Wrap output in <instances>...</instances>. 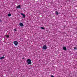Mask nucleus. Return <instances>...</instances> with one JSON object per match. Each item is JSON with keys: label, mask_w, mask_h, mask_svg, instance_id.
Wrapping results in <instances>:
<instances>
[{"label": "nucleus", "mask_w": 77, "mask_h": 77, "mask_svg": "<svg viewBox=\"0 0 77 77\" xmlns=\"http://www.w3.org/2000/svg\"><path fill=\"white\" fill-rule=\"evenodd\" d=\"M14 31H15V32H17V29H14Z\"/></svg>", "instance_id": "12"}, {"label": "nucleus", "mask_w": 77, "mask_h": 77, "mask_svg": "<svg viewBox=\"0 0 77 77\" xmlns=\"http://www.w3.org/2000/svg\"><path fill=\"white\" fill-rule=\"evenodd\" d=\"M51 77H54V76L52 75L51 76Z\"/></svg>", "instance_id": "16"}, {"label": "nucleus", "mask_w": 77, "mask_h": 77, "mask_svg": "<svg viewBox=\"0 0 77 77\" xmlns=\"http://www.w3.org/2000/svg\"><path fill=\"white\" fill-rule=\"evenodd\" d=\"M14 44L15 45H17L18 44V42L17 41H15L14 42Z\"/></svg>", "instance_id": "3"}, {"label": "nucleus", "mask_w": 77, "mask_h": 77, "mask_svg": "<svg viewBox=\"0 0 77 77\" xmlns=\"http://www.w3.org/2000/svg\"><path fill=\"white\" fill-rule=\"evenodd\" d=\"M6 37H7V38H8L9 37V35H7V36Z\"/></svg>", "instance_id": "13"}, {"label": "nucleus", "mask_w": 77, "mask_h": 77, "mask_svg": "<svg viewBox=\"0 0 77 77\" xmlns=\"http://www.w3.org/2000/svg\"><path fill=\"white\" fill-rule=\"evenodd\" d=\"M55 14H56V15H58V14H59V13L57 11H56L55 12Z\"/></svg>", "instance_id": "9"}, {"label": "nucleus", "mask_w": 77, "mask_h": 77, "mask_svg": "<svg viewBox=\"0 0 77 77\" xmlns=\"http://www.w3.org/2000/svg\"><path fill=\"white\" fill-rule=\"evenodd\" d=\"M63 49L64 50H65V51L66 50V47H63Z\"/></svg>", "instance_id": "8"}, {"label": "nucleus", "mask_w": 77, "mask_h": 77, "mask_svg": "<svg viewBox=\"0 0 77 77\" xmlns=\"http://www.w3.org/2000/svg\"><path fill=\"white\" fill-rule=\"evenodd\" d=\"M74 49L75 50V49H77V47H75L74 48Z\"/></svg>", "instance_id": "14"}, {"label": "nucleus", "mask_w": 77, "mask_h": 77, "mask_svg": "<svg viewBox=\"0 0 77 77\" xmlns=\"http://www.w3.org/2000/svg\"><path fill=\"white\" fill-rule=\"evenodd\" d=\"M8 17H11V14H8Z\"/></svg>", "instance_id": "10"}, {"label": "nucleus", "mask_w": 77, "mask_h": 77, "mask_svg": "<svg viewBox=\"0 0 77 77\" xmlns=\"http://www.w3.org/2000/svg\"><path fill=\"white\" fill-rule=\"evenodd\" d=\"M0 22H2V20L1 19H0Z\"/></svg>", "instance_id": "15"}, {"label": "nucleus", "mask_w": 77, "mask_h": 77, "mask_svg": "<svg viewBox=\"0 0 77 77\" xmlns=\"http://www.w3.org/2000/svg\"><path fill=\"white\" fill-rule=\"evenodd\" d=\"M5 59V57H0V59Z\"/></svg>", "instance_id": "7"}, {"label": "nucleus", "mask_w": 77, "mask_h": 77, "mask_svg": "<svg viewBox=\"0 0 77 77\" xmlns=\"http://www.w3.org/2000/svg\"><path fill=\"white\" fill-rule=\"evenodd\" d=\"M42 48H43V49H44V50H46L47 48V46L45 45L43 46Z\"/></svg>", "instance_id": "2"}, {"label": "nucleus", "mask_w": 77, "mask_h": 77, "mask_svg": "<svg viewBox=\"0 0 77 77\" xmlns=\"http://www.w3.org/2000/svg\"><path fill=\"white\" fill-rule=\"evenodd\" d=\"M21 15H22V16H23V18H26V15H25V14H24L21 13Z\"/></svg>", "instance_id": "6"}, {"label": "nucleus", "mask_w": 77, "mask_h": 77, "mask_svg": "<svg viewBox=\"0 0 77 77\" xmlns=\"http://www.w3.org/2000/svg\"><path fill=\"white\" fill-rule=\"evenodd\" d=\"M16 8L17 9H21V5H18L16 7Z\"/></svg>", "instance_id": "5"}, {"label": "nucleus", "mask_w": 77, "mask_h": 77, "mask_svg": "<svg viewBox=\"0 0 77 77\" xmlns=\"http://www.w3.org/2000/svg\"><path fill=\"white\" fill-rule=\"evenodd\" d=\"M19 25L20 27H23V26H24V25H23V23H20L19 24Z\"/></svg>", "instance_id": "4"}, {"label": "nucleus", "mask_w": 77, "mask_h": 77, "mask_svg": "<svg viewBox=\"0 0 77 77\" xmlns=\"http://www.w3.org/2000/svg\"><path fill=\"white\" fill-rule=\"evenodd\" d=\"M41 29H42V30L44 29V27H41Z\"/></svg>", "instance_id": "11"}, {"label": "nucleus", "mask_w": 77, "mask_h": 77, "mask_svg": "<svg viewBox=\"0 0 77 77\" xmlns=\"http://www.w3.org/2000/svg\"><path fill=\"white\" fill-rule=\"evenodd\" d=\"M31 61V60L30 59H27V62L28 65H31V64H32V62Z\"/></svg>", "instance_id": "1"}]
</instances>
